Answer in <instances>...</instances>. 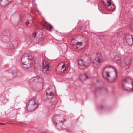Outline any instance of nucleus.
Masks as SVG:
<instances>
[{
	"label": "nucleus",
	"instance_id": "f257e3e1",
	"mask_svg": "<svg viewBox=\"0 0 133 133\" xmlns=\"http://www.w3.org/2000/svg\"><path fill=\"white\" fill-rule=\"evenodd\" d=\"M36 58L28 54H24L22 57L21 62L24 67L30 68L34 64L35 66Z\"/></svg>",
	"mask_w": 133,
	"mask_h": 133
},
{
	"label": "nucleus",
	"instance_id": "f03ea898",
	"mask_svg": "<svg viewBox=\"0 0 133 133\" xmlns=\"http://www.w3.org/2000/svg\"><path fill=\"white\" fill-rule=\"evenodd\" d=\"M78 60V64L81 66H87L91 63V60L89 56L86 54H84L81 56L80 58H79Z\"/></svg>",
	"mask_w": 133,
	"mask_h": 133
},
{
	"label": "nucleus",
	"instance_id": "7ed1b4c3",
	"mask_svg": "<svg viewBox=\"0 0 133 133\" xmlns=\"http://www.w3.org/2000/svg\"><path fill=\"white\" fill-rule=\"evenodd\" d=\"M38 105L37 101L34 98L30 99L26 103V107L28 110L29 111L34 110Z\"/></svg>",
	"mask_w": 133,
	"mask_h": 133
},
{
	"label": "nucleus",
	"instance_id": "20e7f679",
	"mask_svg": "<svg viewBox=\"0 0 133 133\" xmlns=\"http://www.w3.org/2000/svg\"><path fill=\"white\" fill-rule=\"evenodd\" d=\"M123 87L126 90L130 92H133V83H129L126 79L123 81Z\"/></svg>",
	"mask_w": 133,
	"mask_h": 133
},
{
	"label": "nucleus",
	"instance_id": "39448f33",
	"mask_svg": "<svg viewBox=\"0 0 133 133\" xmlns=\"http://www.w3.org/2000/svg\"><path fill=\"white\" fill-rule=\"evenodd\" d=\"M124 38L126 43L129 45H132L133 43V35L126 33L124 35Z\"/></svg>",
	"mask_w": 133,
	"mask_h": 133
},
{
	"label": "nucleus",
	"instance_id": "423d86ee",
	"mask_svg": "<svg viewBox=\"0 0 133 133\" xmlns=\"http://www.w3.org/2000/svg\"><path fill=\"white\" fill-rule=\"evenodd\" d=\"M42 71L44 73L48 74L50 72V69L48 63L45 60H44L42 63Z\"/></svg>",
	"mask_w": 133,
	"mask_h": 133
},
{
	"label": "nucleus",
	"instance_id": "0eeeda50",
	"mask_svg": "<svg viewBox=\"0 0 133 133\" xmlns=\"http://www.w3.org/2000/svg\"><path fill=\"white\" fill-rule=\"evenodd\" d=\"M46 97L49 100L51 99V102L53 105L56 104L57 102L56 99L54 98L53 97L54 96V94L52 92L49 93L46 92Z\"/></svg>",
	"mask_w": 133,
	"mask_h": 133
},
{
	"label": "nucleus",
	"instance_id": "6e6552de",
	"mask_svg": "<svg viewBox=\"0 0 133 133\" xmlns=\"http://www.w3.org/2000/svg\"><path fill=\"white\" fill-rule=\"evenodd\" d=\"M40 24L46 30L51 31L53 29L52 25L46 22H43L40 23Z\"/></svg>",
	"mask_w": 133,
	"mask_h": 133
},
{
	"label": "nucleus",
	"instance_id": "1a4fd4ad",
	"mask_svg": "<svg viewBox=\"0 0 133 133\" xmlns=\"http://www.w3.org/2000/svg\"><path fill=\"white\" fill-rule=\"evenodd\" d=\"M66 69V67L64 62L60 64L57 68V70L61 72H63Z\"/></svg>",
	"mask_w": 133,
	"mask_h": 133
},
{
	"label": "nucleus",
	"instance_id": "9d476101",
	"mask_svg": "<svg viewBox=\"0 0 133 133\" xmlns=\"http://www.w3.org/2000/svg\"><path fill=\"white\" fill-rule=\"evenodd\" d=\"M97 57L93 62V63L96 64H99L101 61L102 60V56L101 53L98 52L96 53Z\"/></svg>",
	"mask_w": 133,
	"mask_h": 133
},
{
	"label": "nucleus",
	"instance_id": "9b49d317",
	"mask_svg": "<svg viewBox=\"0 0 133 133\" xmlns=\"http://www.w3.org/2000/svg\"><path fill=\"white\" fill-rule=\"evenodd\" d=\"M33 18L31 15H28L26 18L24 20V22L26 25L28 26V25L30 23L33 22Z\"/></svg>",
	"mask_w": 133,
	"mask_h": 133
},
{
	"label": "nucleus",
	"instance_id": "f8f14e48",
	"mask_svg": "<svg viewBox=\"0 0 133 133\" xmlns=\"http://www.w3.org/2000/svg\"><path fill=\"white\" fill-rule=\"evenodd\" d=\"M2 40L5 42H8L10 40V36L8 35H4L2 38Z\"/></svg>",
	"mask_w": 133,
	"mask_h": 133
},
{
	"label": "nucleus",
	"instance_id": "ddd939ff",
	"mask_svg": "<svg viewBox=\"0 0 133 133\" xmlns=\"http://www.w3.org/2000/svg\"><path fill=\"white\" fill-rule=\"evenodd\" d=\"M12 0H8L6 1H3L2 0H0V4L3 6H5L11 2Z\"/></svg>",
	"mask_w": 133,
	"mask_h": 133
},
{
	"label": "nucleus",
	"instance_id": "4468645a",
	"mask_svg": "<svg viewBox=\"0 0 133 133\" xmlns=\"http://www.w3.org/2000/svg\"><path fill=\"white\" fill-rule=\"evenodd\" d=\"M121 57L118 55H116L114 57V60L116 62H118V63L121 62Z\"/></svg>",
	"mask_w": 133,
	"mask_h": 133
},
{
	"label": "nucleus",
	"instance_id": "2eb2a0df",
	"mask_svg": "<svg viewBox=\"0 0 133 133\" xmlns=\"http://www.w3.org/2000/svg\"><path fill=\"white\" fill-rule=\"evenodd\" d=\"M111 67H112V68H113L114 69V70L116 74L115 76L113 77V78H112V80L111 81H110V82H113L117 78V71L116 69H115V68L112 66H111Z\"/></svg>",
	"mask_w": 133,
	"mask_h": 133
},
{
	"label": "nucleus",
	"instance_id": "dca6fc26",
	"mask_svg": "<svg viewBox=\"0 0 133 133\" xmlns=\"http://www.w3.org/2000/svg\"><path fill=\"white\" fill-rule=\"evenodd\" d=\"M131 61L130 58L127 59L125 60V63L126 66L128 68L130 64Z\"/></svg>",
	"mask_w": 133,
	"mask_h": 133
},
{
	"label": "nucleus",
	"instance_id": "f3484780",
	"mask_svg": "<svg viewBox=\"0 0 133 133\" xmlns=\"http://www.w3.org/2000/svg\"><path fill=\"white\" fill-rule=\"evenodd\" d=\"M82 45V43L81 42H76L74 44H73V45L74 46V48H77L78 49V45L81 46Z\"/></svg>",
	"mask_w": 133,
	"mask_h": 133
},
{
	"label": "nucleus",
	"instance_id": "a211bd4d",
	"mask_svg": "<svg viewBox=\"0 0 133 133\" xmlns=\"http://www.w3.org/2000/svg\"><path fill=\"white\" fill-rule=\"evenodd\" d=\"M115 8V6L112 4H111L110 6H108L107 7L108 9L111 11H114Z\"/></svg>",
	"mask_w": 133,
	"mask_h": 133
},
{
	"label": "nucleus",
	"instance_id": "6ab92c4d",
	"mask_svg": "<svg viewBox=\"0 0 133 133\" xmlns=\"http://www.w3.org/2000/svg\"><path fill=\"white\" fill-rule=\"evenodd\" d=\"M36 34L35 33H34L32 34V35L31 38V40L32 42L35 41V40L36 39Z\"/></svg>",
	"mask_w": 133,
	"mask_h": 133
},
{
	"label": "nucleus",
	"instance_id": "aec40b11",
	"mask_svg": "<svg viewBox=\"0 0 133 133\" xmlns=\"http://www.w3.org/2000/svg\"><path fill=\"white\" fill-rule=\"evenodd\" d=\"M9 49L13 50L14 49V48L13 44L11 43H10L9 44Z\"/></svg>",
	"mask_w": 133,
	"mask_h": 133
},
{
	"label": "nucleus",
	"instance_id": "412c9836",
	"mask_svg": "<svg viewBox=\"0 0 133 133\" xmlns=\"http://www.w3.org/2000/svg\"><path fill=\"white\" fill-rule=\"evenodd\" d=\"M62 124L61 123L57 124V127L58 129H60L62 127Z\"/></svg>",
	"mask_w": 133,
	"mask_h": 133
},
{
	"label": "nucleus",
	"instance_id": "4be33fe9",
	"mask_svg": "<svg viewBox=\"0 0 133 133\" xmlns=\"http://www.w3.org/2000/svg\"><path fill=\"white\" fill-rule=\"evenodd\" d=\"M82 76L83 77H86V78H85L84 79V80H85L87 79H88L89 78V77L88 76H87L86 74L85 73H84V75ZM82 77V76H81V77Z\"/></svg>",
	"mask_w": 133,
	"mask_h": 133
},
{
	"label": "nucleus",
	"instance_id": "5701e85b",
	"mask_svg": "<svg viewBox=\"0 0 133 133\" xmlns=\"http://www.w3.org/2000/svg\"><path fill=\"white\" fill-rule=\"evenodd\" d=\"M12 74L14 77H16L17 75V74L16 71H12Z\"/></svg>",
	"mask_w": 133,
	"mask_h": 133
},
{
	"label": "nucleus",
	"instance_id": "b1692460",
	"mask_svg": "<svg viewBox=\"0 0 133 133\" xmlns=\"http://www.w3.org/2000/svg\"><path fill=\"white\" fill-rule=\"evenodd\" d=\"M107 3H108V6H110L111 5V2L108 0H107Z\"/></svg>",
	"mask_w": 133,
	"mask_h": 133
},
{
	"label": "nucleus",
	"instance_id": "393cba45",
	"mask_svg": "<svg viewBox=\"0 0 133 133\" xmlns=\"http://www.w3.org/2000/svg\"><path fill=\"white\" fill-rule=\"evenodd\" d=\"M106 75L107 77H110V76L109 74V72H106Z\"/></svg>",
	"mask_w": 133,
	"mask_h": 133
},
{
	"label": "nucleus",
	"instance_id": "a878e982",
	"mask_svg": "<svg viewBox=\"0 0 133 133\" xmlns=\"http://www.w3.org/2000/svg\"><path fill=\"white\" fill-rule=\"evenodd\" d=\"M110 67H111V66H106L105 67H104L103 70V71L105 70V69L106 68H110Z\"/></svg>",
	"mask_w": 133,
	"mask_h": 133
},
{
	"label": "nucleus",
	"instance_id": "bb28decb",
	"mask_svg": "<svg viewBox=\"0 0 133 133\" xmlns=\"http://www.w3.org/2000/svg\"><path fill=\"white\" fill-rule=\"evenodd\" d=\"M113 42L114 43L113 44L114 45L116 44L117 43V41H115L114 42Z\"/></svg>",
	"mask_w": 133,
	"mask_h": 133
},
{
	"label": "nucleus",
	"instance_id": "cd10ccee",
	"mask_svg": "<svg viewBox=\"0 0 133 133\" xmlns=\"http://www.w3.org/2000/svg\"><path fill=\"white\" fill-rule=\"evenodd\" d=\"M105 78L107 80V81H108L109 80V79H108V78Z\"/></svg>",
	"mask_w": 133,
	"mask_h": 133
},
{
	"label": "nucleus",
	"instance_id": "c85d7f7f",
	"mask_svg": "<svg viewBox=\"0 0 133 133\" xmlns=\"http://www.w3.org/2000/svg\"><path fill=\"white\" fill-rule=\"evenodd\" d=\"M0 124L4 125L5 124L4 123H0Z\"/></svg>",
	"mask_w": 133,
	"mask_h": 133
},
{
	"label": "nucleus",
	"instance_id": "c756f323",
	"mask_svg": "<svg viewBox=\"0 0 133 133\" xmlns=\"http://www.w3.org/2000/svg\"><path fill=\"white\" fill-rule=\"evenodd\" d=\"M90 0L91 1H92V0ZM96 1V0H93L92 1H93V2H95Z\"/></svg>",
	"mask_w": 133,
	"mask_h": 133
},
{
	"label": "nucleus",
	"instance_id": "7c9ffc66",
	"mask_svg": "<svg viewBox=\"0 0 133 133\" xmlns=\"http://www.w3.org/2000/svg\"><path fill=\"white\" fill-rule=\"evenodd\" d=\"M101 107L102 109H103V106L101 105Z\"/></svg>",
	"mask_w": 133,
	"mask_h": 133
},
{
	"label": "nucleus",
	"instance_id": "2f4dec72",
	"mask_svg": "<svg viewBox=\"0 0 133 133\" xmlns=\"http://www.w3.org/2000/svg\"><path fill=\"white\" fill-rule=\"evenodd\" d=\"M104 3V1H102V3Z\"/></svg>",
	"mask_w": 133,
	"mask_h": 133
},
{
	"label": "nucleus",
	"instance_id": "473e14b6",
	"mask_svg": "<svg viewBox=\"0 0 133 133\" xmlns=\"http://www.w3.org/2000/svg\"><path fill=\"white\" fill-rule=\"evenodd\" d=\"M82 29V28H81V30H80V31H82H82H81Z\"/></svg>",
	"mask_w": 133,
	"mask_h": 133
},
{
	"label": "nucleus",
	"instance_id": "72a5a7b5",
	"mask_svg": "<svg viewBox=\"0 0 133 133\" xmlns=\"http://www.w3.org/2000/svg\"><path fill=\"white\" fill-rule=\"evenodd\" d=\"M43 35V33H42L41 34V36H42Z\"/></svg>",
	"mask_w": 133,
	"mask_h": 133
}]
</instances>
